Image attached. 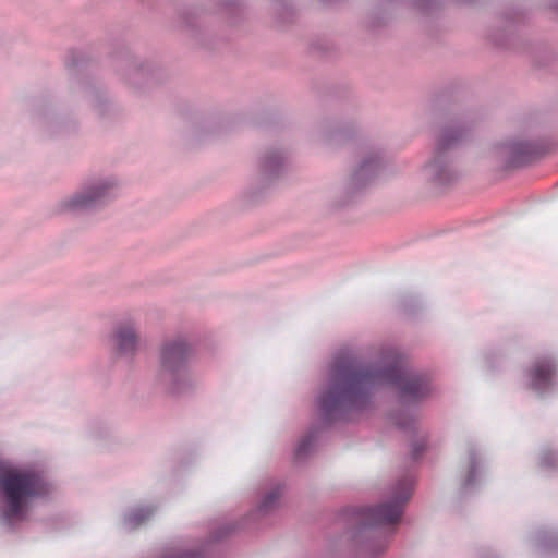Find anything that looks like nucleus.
Returning <instances> with one entry per match:
<instances>
[{
  "mask_svg": "<svg viewBox=\"0 0 558 558\" xmlns=\"http://www.w3.org/2000/svg\"><path fill=\"white\" fill-rule=\"evenodd\" d=\"M381 384L396 386L402 402H418L432 391L430 377L425 373L405 371L398 365L364 367L353 356L339 354L316 400L323 425L345 422L365 411L372 403L373 390Z\"/></svg>",
  "mask_w": 558,
  "mask_h": 558,
  "instance_id": "1",
  "label": "nucleus"
},
{
  "mask_svg": "<svg viewBox=\"0 0 558 558\" xmlns=\"http://www.w3.org/2000/svg\"><path fill=\"white\" fill-rule=\"evenodd\" d=\"M414 478L402 476L392 487L391 499L376 506L347 507L341 518L347 522L352 541L365 555L376 557L388 546V537L379 527L400 521L404 506L413 494Z\"/></svg>",
  "mask_w": 558,
  "mask_h": 558,
  "instance_id": "2",
  "label": "nucleus"
},
{
  "mask_svg": "<svg viewBox=\"0 0 558 558\" xmlns=\"http://www.w3.org/2000/svg\"><path fill=\"white\" fill-rule=\"evenodd\" d=\"M0 492L3 499L1 518L12 526L26 513V504L49 493V484L44 476L32 470H19L0 460Z\"/></svg>",
  "mask_w": 558,
  "mask_h": 558,
  "instance_id": "3",
  "label": "nucleus"
},
{
  "mask_svg": "<svg viewBox=\"0 0 558 558\" xmlns=\"http://www.w3.org/2000/svg\"><path fill=\"white\" fill-rule=\"evenodd\" d=\"M469 131L464 122L452 123L441 131L433 156L421 170L425 182L434 187H445L458 179L449 151L466 138Z\"/></svg>",
  "mask_w": 558,
  "mask_h": 558,
  "instance_id": "4",
  "label": "nucleus"
},
{
  "mask_svg": "<svg viewBox=\"0 0 558 558\" xmlns=\"http://www.w3.org/2000/svg\"><path fill=\"white\" fill-rule=\"evenodd\" d=\"M192 352L183 337L167 340L161 347L159 380L172 395H181L191 386L187 363Z\"/></svg>",
  "mask_w": 558,
  "mask_h": 558,
  "instance_id": "5",
  "label": "nucleus"
},
{
  "mask_svg": "<svg viewBox=\"0 0 558 558\" xmlns=\"http://www.w3.org/2000/svg\"><path fill=\"white\" fill-rule=\"evenodd\" d=\"M118 181L113 177H94L86 180L72 196L60 203V210L78 213L98 209L118 196Z\"/></svg>",
  "mask_w": 558,
  "mask_h": 558,
  "instance_id": "6",
  "label": "nucleus"
},
{
  "mask_svg": "<svg viewBox=\"0 0 558 558\" xmlns=\"http://www.w3.org/2000/svg\"><path fill=\"white\" fill-rule=\"evenodd\" d=\"M546 150L538 140L513 138L496 147V154L507 167L524 166L542 156Z\"/></svg>",
  "mask_w": 558,
  "mask_h": 558,
  "instance_id": "7",
  "label": "nucleus"
},
{
  "mask_svg": "<svg viewBox=\"0 0 558 558\" xmlns=\"http://www.w3.org/2000/svg\"><path fill=\"white\" fill-rule=\"evenodd\" d=\"M531 389L539 395L550 391L557 384V364L551 356L537 357L526 371Z\"/></svg>",
  "mask_w": 558,
  "mask_h": 558,
  "instance_id": "8",
  "label": "nucleus"
},
{
  "mask_svg": "<svg viewBox=\"0 0 558 558\" xmlns=\"http://www.w3.org/2000/svg\"><path fill=\"white\" fill-rule=\"evenodd\" d=\"M110 341L112 350L118 356L132 359L136 354L140 344L135 325L131 322L119 323L113 328Z\"/></svg>",
  "mask_w": 558,
  "mask_h": 558,
  "instance_id": "9",
  "label": "nucleus"
},
{
  "mask_svg": "<svg viewBox=\"0 0 558 558\" xmlns=\"http://www.w3.org/2000/svg\"><path fill=\"white\" fill-rule=\"evenodd\" d=\"M383 169V158L378 149L369 150L351 175L350 184L355 191L367 186Z\"/></svg>",
  "mask_w": 558,
  "mask_h": 558,
  "instance_id": "10",
  "label": "nucleus"
},
{
  "mask_svg": "<svg viewBox=\"0 0 558 558\" xmlns=\"http://www.w3.org/2000/svg\"><path fill=\"white\" fill-rule=\"evenodd\" d=\"M284 163L286 155L283 151L269 149L260 157L259 170L266 180H270L282 172Z\"/></svg>",
  "mask_w": 558,
  "mask_h": 558,
  "instance_id": "11",
  "label": "nucleus"
},
{
  "mask_svg": "<svg viewBox=\"0 0 558 558\" xmlns=\"http://www.w3.org/2000/svg\"><path fill=\"white\" fill-rule=\"evenodd\" d=\"M480 468V456L473 445L468 447V470L461 482V492L466 494L476 483L477 472Z\"/></svg>",
  "mask_w": 558,
  "mask_h": 558,
  "instance_id": "12",
  "label": "nucleus"
},
{
  "mask_svg": "<svg viewBox=\"0 0 558 558\" xmlns=\"http://www.w3.org/2000/svg\"><path fill=\"white\" fill-rule=\"evenodd\" d=\"M284 485L277 483L262 499L259 506L250 517L266 515L279 506L280 498L283 494Z\"/></svg>",
  "mask_w": 558,
  "mask_h": 558,
  "instance_id": "13",
  "label": "nucleus"
},
{
  "mask_svg": "<svg viewBox=\"0 0 558 558\" xmlns=\"http://www.w3.org/2000/svg\"><path fill=\"white\" fill-rule=\"evenodd\" d=\"M155 512V508L153 507H140L131 510L130 512L124 514V525L129 530H134L143 524L147 519H149Z\"/></svg>",
  "mask_w": 558,
  "mask_h": 558,
  "instance_id": "14",
  "label": "nucleus"
},
{
  "mask_svg": "<svg viewBox=\"0 0 558 558\" xmlns=\"http://www.w3.org/2000/svg\"><path fill=\"white\" fill-rule=\"evenodd\" d=\"M317 435H318V427L313 426L307 432V434L303 438H301V440L295 449V452H294L295 460L301 461V460L305 459L312 452L314 445L316 442V439H317Z\"/></svg>",
  "mask_w": 558,
  "mask_h": 558,
  "instance_id": "15",
  "label": "nucleus"
},
{
  "mask_svg": "<svg viewBox=\"0 0 558 558\" xmlns=\"http://www.w3.org/2000/svg\"><path fill=\"white\" fill-rule=\"evenodd\" d=\"M393 423L403 430L415 429V417L410 410H399L391 414Z\"/></svg>",
  "mask_w": 558,
  "mask_h": 558,
  "instance_id": "16",
  "label": "nucleus"
},
{
  "mask_svg": "<svg viewBox=\"0 0 558 558\" xmlns=\"http://www.w3.org/2000/svg\"><path fill=\"white\" fill-rule=\"evenodd\" d=\"M536 541L542 548H558V534L554 531L539 530L536 534Z\"/></svg>",
  "mask_w": 558,
  "mask_h": 558,
  "instance_id": "17",
  "label": "nucleus"
},
{
  "mask_svg": "<svg viewBox=\"0 0 558 558\" xmlns=\"http://www.w3.org/2000/svg\"><path fill=\"white\" fill-rule=\"evenodd\" d=\"M539 468L546 471L558 470V452L547 449L539 457Z\"/></svg>",
  "mask_w": 558,
  "mask_h": 558,
  "instance_id": "18",
  "label": "nucleus"
},
{
  "mask_svg": "<svg viewBox=\"0 0 558 558\" xmlns=\"http://www.w3.org/2000/svg\"><path fill=\"white\" fill-rule=\"evenodd\" d=\"M426 449V438H421V439H417V440H414L412 444H411V459L413 461H418L420 458L422 457L423 452L425 451Z\"/></svg>",
  "mask_w": 558,
  "mask_h": 558,
  "instance_id": "19",
  "label": "nucleus"
},
{
  "mask_svg": "<svg viewBox=\"0 0 558 558\" xmlns=\"http://www.w3.org/2000/svg\"><path fill=\"white\" fill-rule=\"evenodd\" d=\"M238 526L234 523H228L219 526L211 533L213 541H220L228 536L231 532L235 531Z\"/></svg>",
  "mask_w": 558,
  "mask_h": 558,
  "instance_id": "20",
  "label": "nucleus"
},
{
  "mask_svg": "<svg viewBox=\"0 0 558 558\" xmlns=\"http://www.w3.org/2000/svg\"><path fill=\"white\" fill-rule=\"evenodd\" d=\"M432 0H415V5L420 9V10H428L429 9V4H430Z\"/></svg>",
  "mask_w": 558,
  "mask_h": 558,
  "instance_id": "21",
  "label": "nucleus"
},
{
  "mask_svg": "<svg viewBox=\"0 0 558 558\" xmlns=\"http://www.w3.org/2000/svg\"><path fill=\"white\" fill-rule=\"evenodd\" d=\"M332 135L337 136V137H345L347 136L345 132L342 130L335 132Z\"/></svg>",
  "mask_w": 558,
  "mask_h": 558,
  "instance_id": "22",
  "label": "nucleus"
},
{
  "mask_svg": "<svg viewBox=\"0 0 558 558\" xmlns=\"http://www.w3.org/2000/svg\"><path fill=\"white\" fill-rule=\"evenodd\" d=\"M95 107L97 108L98 113L102 114L101 105L97 104V105H95Z\"/></svg>",
  "mask_w": 558,
  "mask_h": 558,
  "instance_id": "23",
  "label": "nucleus"
}]
</instances>
